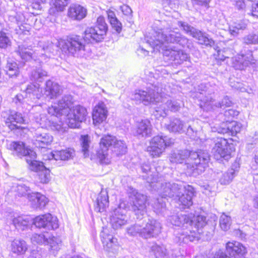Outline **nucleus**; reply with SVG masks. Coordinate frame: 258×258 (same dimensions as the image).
<instances>
[{
    "mask_svg": "<svg viewBox=\"0 0 258 258\" xmlns=\"http://www.w3.org/2000/svg\"><path fill=\"white\" fill-rule=\"evenodd\" d=\"M174 29L171 21L155 20L151 31L145 36V40L154 51L159 52L170 47L166 44H177L183 47L187 46L188 39Z\"/></svg>",
    "mask_w": 258,
    "mask_h": 258,
    "instance_id": "obj_1",
    "label": "nucleus"
},
{
    "mask_svg": "<svg viewBox=\"0 0 258 258\" xmlns=\"http://www.w3.org/2000/svg\"><path fill=\"white\" fill-rule=\"evenodd\" d=\"M132 99L138 103H142L145 105L156 104L161 103L160 107L155 110V116L156 118L165 117L167 113L166 110L172 112L178 111L181 108L182 103L180 100H167L163 98L161 89L155 85H150L147 90L136 91L133 95Z\"/></svg>",
    "mask_w": 258,
    "mask_h": 258,
    "instance_id": "obj_2",
    "label": "nucleus"
},
{
    "mask_svg": "<svg viewBox=\"0 0 258 258\" xmlns=\"http://www.w3.org/2000/svg\"><path fill=\"white\" fill-rule=\"evenodd\" d=\"M147 181L150 189L156 190L162 198L166 197L178 198L181 205L184 207L189 208L192 205V198L195 196L194 188L187 185L184 187L176 183L171 184L165 183L163 184L162 182L158 180V178H148Z\"/></svg>",
    "mask_w": 258,
    "mask_h": 258,
    "instance_id": "obj_3",
    "label": "nucleus"
},
{
    "mask_svg": "<svg viewBox=\"0 0 258 258\" xmlns=\"http://www.w3.org/2000/svg\"><path fill=\"white\" fill-rule=\"evenodd\" d=\"M185 160H186V164L191 166L189 170L192 171L191 174L189 173L187 176L196 177L197 173H199V170L202 172L208 166L210 156L204 150H180L173 151L170 156V160L172 163H182Z\"/></svg>",
    "mask_w": 258,
    "mask_h": 258,
    "instance_id": "obj_4",
    "label": "nucleus"
},
{
    "mask_svg": "<svg viewBox=\"0 0 258 258\" xmlns=\"http://www.w3.org/2000/svg\"><path fill=\"white\" fill-rule=\"evenodd\" d=\"M218 86L214 84L202 83L198 85L196 96L201 101V108L209 111L215 110L218 108L224 109L232 105V101L227 96H225L221 102L215 101V93L218 91Z\"/></svg>",
    "mask_w": 258,
    "mask_h": 258,
    "instance_id": "obj_5",
    "label": "nucleus"
},
{
    "mask_svg": "<svg viewBox=\"0 0 258 258\" xmlns=\"http://www.w3.org/2000/svg\"><path fill=\"white\" fill-rule=\"evenodd\" d=\"M10 149L13 151V154L18 157H25L27 163L29 165L31 170L35 172L41 171L44 173V177L50 176V171L46 168L42 162L36 160L37 155L33 150L28 149L22 142H13L10 145Z\"/></svg>",
    "mask_w": 258,
    "mask_h": 258,
    "instance_id": "obj_6",
    "label": "nucleus"
},
{
    "mask_svg": "<svg viewBox=\"0 0 258 258\" xmlns=\"http://www.w3.org/2000/svg\"><path fill=\"white\" fill-rule=\"evenodd\" d=\"M110 148L117 156L124 154L126 152L127 147L124 142L117 140L114 136L110 135L104 136L100 142V149L97 152V156L101 164L109 163L108 151Z\"/></svg>",
    "mask_w": 258,
    "mask_h": 258,
    "instance_id": "obj_7",
    "label": "nucleus"
},
{
    "mask_svg": "<svg viewBox=\"0 0 258 258\" xmlns=\"http://www.w3.org/2000/svg\"><path fill=\"white\" fill-rule=\"evenodd\" d=\"M87 43L84 36L71 35L60 43L61 49L66 54L76 57L85 55Z\"/></svg>",
    "mask_w": 258,
    "mask_h": 258,
    "instance_id": "obj_8",
    "label": "nucleus"
},
{
    "mask_svg": "<svg viewBox=\"0 0 258 258\" xmlns=\"http://www.w3.org/2000/svg\"><path fill=\"white\" fill-rule=\"evenodd\" d=\"M107 30L108 26L104 18L100 16L97 18L95 26L86 29L84 36L87 43H98L104 39Z\"/></svg>",
    "mask_w": 258,
    "mask_h": 258,
    "instance_id": "obj_9",
    "label": "nucleus"
},
{
    "mask_svg": "<svg viewBox=\"0 0 258 258\" xmlns=\"http://www.w3.org/2000/svg\"><path fill=\"white\" fill-rule=\"evenodd\" d=\"M129 198L132 200L131 208L138 219H142L147 212V197L130 186L127 189Z\"/></svg>",
    "mask_w": 258,
    "mask_h": 258,
    "instance_id": "obj_10",
    "label": "nucleus"
},
{
    "mask_svg": "<svg viewBox=\"0 0 258 258\" xmlns=\"http://www.w3.org/2000/svg\"><path fill=\"white\" fill-rule=\"evenodd\" d=\"M212 141V153L214 158L217 160L223 158L228 160L231 157L233 145L229 144L226 139L221 137L214 138Z\"/></svg>",
    "mask_w": 258,
    "mask_h": 258,
    "instance_id": "obj_11",
    "label": "nucleus"
},
{
    "mask_svg": "<svg viewBox=\"0 0 258 258\" xmlns=\"http://www.w3.org/2000/svg\"><path fill=\"white\" fill-rule=\"evenodd\" d=\"M173 144V140L167 136L157 135L154 137L147 148V151L153 158L159 157L166 148Z\"/></svg>",
    "mask_w": 258,
    "mask_h": 258,
    "instance_id": "obj_12",
    "label": "nucleus"
},
{
    "mask_svg": "<svg viewBox=\"0 0 258 258\" xmlns=\"http://www.w3.org/2000/svg\"><path fill=\"white\" fill-rule=\"evenodd\" d=\"M177 25L187 34L197 39L200 44L210 46L214 45V41L212 38H210L208 34L192 27L187 23L178 21Z\"/></svg>",
    "mask_w": 258,
    "mask_h": 258,
    "instance_id": "obj_13",
    "label": "nucleus"
},
{
    "mask_svg": "<svg viewBox=\"0 0 258 258\" xmlns=\"http://www.w3.org/2000/svg\"><path fill=\"white\" fill-rule=\"evenodd\" d=\"M87 114L86 108L80 105L71 109L65 115L69 126L71 128H79L81 123L86 120Z\"/></svg>",
    "mask_w": 258,
    "mask_h": 258,
    "instance_id": "obj_14",
    "label": "nucleus"
},
{
    "mask_svg": "<svg viewBox=\"0 0 258 258\" xmlns=\"http://www.w3.org/2000/svg\"><path fill=\"white\" fill-rule=\"evenodd\" d=\"M100 236L103 248L106 251L113 254H115L118 251L119 245L117 238L113 236L110 228L103 227Z\"/></svg>",
    "mask_w": 258,
    "mask_h": 258,
    "instance_id": "obj_15",
    "label": "nucleus"
},
{
    "mask_svg": "<svg viewBox=\"0 0 258 258\" xmlns=\"http://www.w3.org/2000/svg\"><path fill=\"white\" fill-rule=\"evenodd\" d=\"M127 208L128 206L125 202L121 201L112 213L110 220L113 229H118L127 224V218L126 215V209Z\"/></svg>",
    "mask_w": 258,
    "mask_h": 258,
    "instance_id": "obj_16",
    "label": "nucleus"
},
{
    "mask_svg": "<svg viewBox=\"0 0 258 258\" xmlns=\"http://www.w3.org/2000/svg\"><path fill=\"white\" fill-rule=\"evenodd\" d=\"M41 52L36 53L31 48L26 47L25 46L22 45L18 46V49L16 50V52L19 55L22 59L25 61H29L31 59L34 58L36 56L39 57H50V48L48 46L43 47L41 49Z\"/></svg>",
    "mask_w": 258,
    "mask_h": 258,
    "instance_id": "obj_17",
    "label": "nucleus"
},
{
    "mask_svg": "<svg viewBox=\"0 0 258 258\" xmlns=\"http://www.w3.org/2000/svg\"><path fill=\"white\" fill-rule=\"evenodd\" d=\"M33 223L37 228H43L48 230L56 229L59 227L57 218L49 213L36 217L33 219Z\"/></svg>",
    "mask_w": 258,
    "mask_h": 258,
    "instance_id": "obj_18",
    "label": "nucleus"
},
{
    "mask_svg": "<svg viewBox=\"0 0 258 258\" xmlns=\"http://www.w3.org/2000/svg\"><path fill=\"white\" fill-rule=\"evenodd\" d=\"M161 51L164 57L176 64H181L184 61L188 60L189 58L187 53L175 46L171 47Z\"/></svg>",
    "mask_w": 258,
    "mask_h": 258,
    "instance_id": "obj_19",
    "label": "nucleus"
},
{
    "mask_svg": "<svg viewBox=\"0 0 258 258\" xmlns=\"http://www.w3.org/2000/svg\"><path fill=\"white\" fill-rule=\"evenodd\" d=\"M232 59L233 67L235 69L241 70L249 64H255L257 61L253 57L252 52L250 50L244 54H237Z\"/></svg>",
    "mask_w": 258,
    "mask_h": 258,
    "instance_id": "obj_20",
    "label": "nucleus"
},
{
    "mask_svg": "<svg viewBox=\"0 0 258 258\" xmlns=\"http://www.w3.org/2000/svg\"><path fill=\"white\" fill-rule=\"evenodd\" d=\"M161 229V224L156 220H149L144 226H142L141 237L149 238L157 236Z\"/></svg>",
    "mask_w": 258,
    "mask_h": 258,
    "instance_id": "obj_21",
    "label": "nucleus"
},
{
    "mask_svg": "<svg viewBox=\"0 0 258 258\" xmlns=\"http://www.w3.org/2000/svg\"><path fill=\"white\" fill-rule=\"evenodd\" d=\"M6 125L11 131L14 130H23L25 129L24 127L18 125L17 124H23L25 123V119L23 114L15 111H10V114L5 121Z\"/></svg>",
    "mask_w": 258,
    "mask_h": 258,
    "instance_id": "obj_22",
    "label": "nucleus"
},
{
    "mask_svg": "<svg viewBox=\"0 0 258 258\" xmlns=\"http://www.w3.org/2000/svg\"><path fill=\"white\" fill-rule=\"evenodd\" d=\"M152 125L148 119H142L137 121L133 131L134 135L138 138H147L152 134Z\"/></svg>",
    "mask_w": 258,
    "mask_h": 258,
    "instance_id": "obj_23",
    "label": "nucleus"
},
{
    "mask_svg": "<svg viewBox=\"0 0 258 258\" xmlns=\"http://www.w3.org/2000/svg\"><path fill=\"white\" fill-rule=\"evenodd\" d=\"M198 231L191 229L186 230L181 229L178 233L176 234V236L174 239V242L181 245L182 244H187L189 242H192L199 239Z\"/></svg>",
    "mask_w": 258,
    "mask_h": 258,
    "instance_id": "obj_24",
    "label": "nucleus"
},
{
    "mask_svg": "<svg viewBox=\"0 0 258 258\" xmlns=\"http://www.w3.org/2000/svg\"><path fill=\"white\" fill-rule=\"evenodd\" d=\"M242 125L235 121L223 122L217 127L216 131L221 134H227L232 136H235L241 130ZM216 132V131H214Z\"/></svg>",
    "mask_w": 258,
    "mask_h": 258,
    "instance_id": "obj_25",
    "label": "nucleus"
},
{
    "mask_svg": "<svg viewBox=\"0 0 258 258\" xmlns=\"http://www.w3.org/2000/svg\"><path fill=\"white\" fill-rule=\"evenodd\" d=\"M41 128L38 129L35 132L33 143L38 148L45 149L50 145L53 140L52 136L48 133L41 132Z\"/></svg>",
    "mask_w": 258,
    "mask_h": 258,
    "instance_id": "obj_26",
    "label": "nucleus"
},
{
    "mask_svg": "<svg viewBox=\"0 0 258 258\" xmlns=\"http://www.w3.org/2000/svg\"><path fill=\"white\" fill-rule=\"evenodd\" d=\"M74 150L71 148L60 151L54 150L51 152L46 160H48L51 164L56 163L58 160H68L73 157Z\"/></svg>",
    "mask_w": 258,
    "mask_h": 258,
    "instance_id": "obj_27",
    "label": "nucleus"
},
{
    "mask_svg": "<svg viewBox=\"0 0 258 258\" xmlns=\"http://www.w3.org/2000/svg\"><path fill=\"white\" fill-rule=\"evenodd\" d=\"M226 250L229 255L235 258L241 257L247 252L246 247L238 241L227 242Z\"/></svg>",
    "mask_w": 258,
    "mask_h": 258,
    "instance_id": "obj_28",
    "label": "nucleus"
},
{
    "mask_svg": "<svg viewBox=\"0 0 258 258\" xmlns=\"http://www.w3.org/2000/svg\"><path fill=\"white\" fill-rule=\"evenodd\" d=\"M87 9L82 6L78 4H72L70 6L68 15L73 20L80 21L86 17Z\"/></svg>",
    "mask_w": 258,
    "mask_h": 258,
    "instance_id": "obj_29",
    "label": "nucleus"
},
{
    "mask_svg": "<svg viewBox=\"0 0 258 258\" xmlns=\"http://www.w3.org/2000/svg\"><path fill=\"white\" fill-rule=\"evenodd\" d=\"M109 206V197L106 189H102L98 195L95 204V210L98 212L105 211Z\"/></svg>",
    "mask_w": 258,
    "mask_h": 258,
    "instance_id": "obj_30",
    "label": "nucleus"
},
{
    "mask_svg": "<svg viewBox=\"0 0 258 258\" xmlns=\"http://www.w3.org/2000/svg\"><path fill=\"white\" fill-rule=\"evenodd\" d=\"M192 217V214L185 215L182 214H176L169 217L168 220L171 223L176 226H183L188 228V225L193 222L191 218Z\"/></svg>",
    "mask_w": 258,
    "mask_h": 258,
    "instance_id": "obj_31",
    "label": "nucleus"
},
{
    "mask_svg": "<svg viewBox=\"0 0 258 258\" xmlns=\"http://www.w3.org/2000/svg\"><path fill=\"white\" fill-rule=\"evenodd\" d=\"M23 93L26 96H28L30 100L32 101L40 99L43 95L42 89L38 83L28 84L26 89L23 91Z\"/></svg>",
    "mask_w": 258,
    "mask_h": 258,
    "instance_id": "obj_32",
    "label": "nucleus"
},
{
    "mask_svg": "<svg viewBox=\"0 0 258 258\" xmlns=\"http://www.w3.org/2000/svg\"><path fill=\"white\" fill-rule=\"evenodd\" d=\"M29 201L31 203V207L35 209H42L48 202L47 198L40 192H32L29 196Z\"/></svg>",
    "mask_w": 258,
    "mask_h": 258,
    "instance_id": "obj_33",
    "label": "nucleus"
},
{
    "mask_svg": "<svg viewBox=\"0 0 258 258\" xmlns=\"http://www.w3.org/2000/svg\"><path fill=\"white\" fill-rule=\"evenodd\" d=\"M62 89L59 84L51 80H47L45 83V94L50 99H54L60 95Z\"/></svg>",
    "mask_w": 258,
    "mask_h": 258,
    "instance_id": "obj_34",
    "label": "nucleus"
},
{
    "mask_svg": "<svg viewBox=\"0 0 258 258\" xmlns=\"http://www.w3.org/2000/svg\"><path fill=\"white\" fill-rule=\"evenodd\" d=\"M107 111L103 103L99 104L93 109L92 117L95 125L104 121L107 117Z\"/></svg>",
    "mask_w": 258,
    "mask_h": 258,
    "instance_id": "obj_35",
    "label": "nucleus"
},
{
    "mask_svg": "<svg viewBox=\"0 0 258 258\" xmlns=\"http://www.w3.org/2000/svg\"><path fill=\"white\" fill-rule=\"evenodd\" d=\"M11 251L18 255L24 254L27 250L28 246L26 242L22 239H15L11 242Z\"/></svg>",
    "mask_w": 258,
    "mask_h": 258,
    "instance_id": "obj_36",
    "label": "nucleus"
},
{
    "mask_svg": "<svg viewBox=\"0 0 258 258\" xmlns=\"http://www.w3.org/2000/svg\"><path fill=\"white\" fill-rule=\"evenodd\" d=\"M166 128L170 132L174 133L182 134L185 132L184 122L177 118H171Z\"/></svg>",
    "mask_w": 258,
    "mask_h": 258,
    "instance_id": "obj_37",
    "label": "nucleus"
},
{
    "mask_svg": "<svg viewBox=\"0 0 258 258\" xmlns=\"http://www.w3.org/2000/svg\"><path fill=\"white\" fill-rule=\"evenodd\" d=\"M74 100L73 96L71 95H64L57 103V105L64 113L65 116L71 110L73 104Z\"/></svg>",
    "mask_w": 258,
    "mask_h": 258,
    "instance_id": "obj_38",
    "label": "nucleus"
},
{
    "mask_svg": "<svg viewBox=\"0 0 258 258\" xmlns=\"http://www.w3.org/2000/svg\"><path fill=\"white\" fill-rule=\"evenodd\" d=\"M13 224L18 230H25L30 227L31 220L28 217L18 216L13 219Z\"/></svg>",
    "mask_w": 258,
    "mask_h": 258,
    "instance_id": "obj_39",
    "label": "nucleus"
},
{
    "mask_svg": "<svg viewBox=\"0 0 258 258\" xmlns=\"http://www.w3.org/2000/svg\"><path fill=\"white\" fill-rule=\"evenodd\" d=\"M46 76H47V72L39 67L36 68L32 71L30 78L32 81L42 82L44 78Z\"/></svg>",
    "mask_w": 258,
    "mask_h": 258,
    "instance_id": "obj_40",
    "label": "nucleus"
},
{
    "mask_svg": "<svg viewBox=\"0 0 258 258\" xmlns=\"http://www.w3.org/2000/svg\"><path fill=\"white\" fill-rule=\"evenodd\" d=\"M151 250L156 258H168L167 249L164 245L154 244L151 246Z\"/></svg>",
    "mask_w": 258,
    "mask_h": 258,
    "instance_id": "obj_41",
    "label": "nucleus"
},
{
    "mask_svg": "<svg viewBox=\"0 0 258 258\" xmlns=\"http://www.w3.org/2000/svg\"><path fill=\"white\" fill-rule=\"evenodd\" d=\"M108 18L112 28L117 33H120L122 30V24L113 11L108 12Z\"/></svg>",
    "mask_w": 258,
    "mask_h": 258,
    "instance_id": "obj_42",
    "label": "nucleus"
},
{
    "mask_svg": "<svg viewBox=\"0 0 258 258\" xmlns=\"http://www.w3.org/2000/svg\"><path fill=\"white\" fill-rule=\"evenodd\" d=\"M16 196L19 197H27L29 199V196L31 195L32 192L30 188L25 184H18L15 188Z\"/></svg>",
    "mask_w": 258,
    "mask_h": 258,
    "instance_id": "obj_43",
    "label": "nucleus"
},
{
    "mask_svg": "<svg viewBox=\"0 0 258 258\" xmlns=\"http://www.w3.org/2000/svg\"><path fill=\"white\" fill-rule=\"evenodd\" d=\"M6 68L7 69V74L11 78L16 77L19 74L18 64L14 61H8Z\"/></svg>",
    "mask_w": 258,
    "mask_h": 258,
    "instance_id": "obj_44",
    "label": "nucleus"
},
{
    "mask_svg": "<svg viewBox=\"0 0 258 258\" xmlns=\"http://www.w3.org/2000/svg\"><path fill=\"white\" fill-rule=\"evenodd\" d=\"M82 152L84 154V157L89 156V148L90 143V137L88 135H82L80 139Z\"/></svg>",
    "mask_w": 258,
    "mask_h": 258,
    "instance_id": "obj_45",
    "label": "nucleus"
},
{
    "mask_svg": "<svg viewBox=\"0 0 258 258\" xmlns=\"http://www.w3.org/2000/svg\"><path fill=\"white\" fill-rule=\"evenodd\" d=\"M193 220V222L190 223L189 227H192V225H194L195 228L198 230L199 228H202L206 224V218L202 215H198L196 217L192 214V217L191 218Z\"/></svg>",
    "mask_w": 258,
    "mask_h": 258,
    "instance_id": "obj_46",
    "label": "nucleus"
},
{
    "mask_svg": "<svg viewBox=\"0 0 258 258\" xmlns=\"http://www.w3.org/2000/svg\"><path fill=\"white\" fill-rule=\"evenodd\" d=\"M46 244H49L51 250L57 251L61 246V240L59 237L50 236L49 234Z\"/></svg>",
    "mask_w": 258,
    "mask_h": 258,
    "instance_id": "obj_47",
    "label": "nucleus"
},
{
    "mask_svg": "<svg viewBox=\"0 0 258 258\" xmlns=\"http://www.w3.org/2000/svg\"><path fill=\"white\" fill-rule=\"evenodd\" d=\"M231 224V217L224 213L222 214L219 219V224L221 228L225 231L229 229Z\"/></svg>",
    "mask_w": 258,
    "mask_h": 258,
    "instance_id": "obj_48",
    "label": "nucleus"
},
{
    "mask_svg": "<svg viewBox=\"0 0 258 258\" xmlns=\"http://www.w3.org/2000/svg\"><path fill=\"white\" fill-rule=\"evenodd\" d=\"M163 198L161 197V198L157 199L153 204V207L157 214H162L166 211L165 201Z\"/></svg>",
    "mask_w": 258,
    "mask_h": 258,
    "instance_id": "obj_49",
    "label": "nucleus"
},
{
    "mask_svg": "<svg viewBox=\"0 0 258 258\" xmlns=\"http://www.w3.org/2000/svg\"><path fill=\"white\" fill-rule=\"evenodd\" d=\"M127 234L131 236H135L138 234L141 236L142 226L139 223H136L127 227L126 229Z\"/></svg>",
    "mask_w": 258,
    "mask_h": 258,
    "instance_id": "obj_50",
    "label": "nucleus"
},
{
    "mask_svg": "<svg viewBox=\"0 0 258 258\" xmlns=\"http://www.w3.org/2000/svg\"><path fill=\"white\" fill-rule=\"evenodd\" d=\"M47 235L43 234H34L31 237V241L38 244H46L48 243V237L49 234L46 233Z\"/></svg>",
    "mask_w": 258,
    "mask_h": 258,
    "instance_id": "obj_51",
    "label": "nucleus"
},
{
    "mask_svg": "<svg viewBox=\"0 0 258 258\" xmlns=\"http://www.w3.org/2000/svg\"><path fill=\"white\" fill-rule=\"evenodd\" d=\"M11 45V40L7 33L3 31H0V48L6 49Z\"/></svg>",
    "mask_w": 258,
    "mask_h": 258,
    "instance_id": "obj_52",
    "label": "nucleus"
},
{
    "mask_svg": "<svg viewBox=\"0 0 258 258\" xmlns=\"http://www.w3.org/2000/svg\"><path fill=\"white\" fill-rule=\"evenodd\" d=\"M47 112L51 115H54L57 117L64 115V113L61 111L57 104L55 103L48 107Z\"/></svg>",
    "mask_w": 258,
    "mask_h": 258,
    "instance_id": "obj_53",
    "label": "nucleus"
},
{
    "mask_svg": "<svg viewBox=\"0 0 258 258\" xmlns=\"http://www.w3.org/2000/svg\"><path fill=\"white\" fill-rule=\"evenodd\" d=\"M243 41L247 44L258 43V34L252 33L247 35L244 37Z\"/></svg>",
    "mask_w": 258,
    "mask_h": 258,
    "instance_id": "obj_54",
    "label": "nucleus"
},
{
    "mask_svg": "<svg viewBox=\"0 0 258 258\" xmlns=\"http://www.w3.org/2000/svg\"><path fill=\"white\" fill-rule=\"evenodd\" d=\"M70 0H54V5L58 12H62L70 3Z\"/></svg>",
    "mask_w": 258,
    "mask_h": 258,
    "instance_id": "obj_55",
    "label": "nucleus"
},
{
    "mask_svg": "<svg viewBox=\"0 0 258 258\" xmlns=\"http://www.w3.org/2000/svg\"><path fill=\"white\" fill-rule=\"evenodd\" d=\"M239 168V165L238 163L235 162L233 164L230 169L227 172V174L228 177H233L237 175L238 170Z\"/></svg>",
    "mask_w": 258,
    "mask_h": 258,
    "instance_id": "obj_56",
    "label": "nucleus"
},
{
    "mask_svg": "<svg viewBox=\"0 0 258 258\" xmlns=\"http://www.w3.org/2000/svg\"><path fill=\"white\" fill-rule=\"evenodd\" d=\"M26 100L27 101L30 100L29 99H28V96H26L23 91L22 93H19L15 96L13 98V102L16 104H22L26 101Z\"/></svg>",
    "mask_w": 258,
    "mask_h": 258,
    "instance_id": "obj_57",
    "label": "nucleus"
},
{
    "mask_svg": "<svg viewBox=\"0 0 258 258\" xmlns=\"http://www.w3.org/2000/svg\"><path fill=\"white\" fill-rule=\"evenodd\" d=\"M229 50L228 49L226 50H218L217 54H216V59L218 60L223 61L225 58L230 57V55L229 54Z\"/></svg>",
    "mask_w": 258,
    "mask_h": 258,
    "instance_id": "obj_58",
    "label": "nucleus"
},
{
    "mask_svg": "<svg viewBox=\"0 0 258 258\" xmlns=\"http://www.w3.org/2000/svg\"><path fill=\"white\" fill-rule=\"evenodd\" d=\"M185 132L184 133H186L190 138H195L196 131L190 125H188L187 128L186 125H185Z\"/></svg>",
    "mask_w": 258,
    "mask_h": 258,
    "instance_id": "obj_59",
    "label": "nucleus"
},
{
    "mask_svg": "<svg viewBox=\"0 0 258 258\" xmlns=\"http://www.w3.org/2000/svg\"><path fill=\"white\" fill-rule=\"evenodd\" d=\"M120 10L125 15L128 16L132 13L131 8L127 5H124L120 7Z\"/></svg>",
    "mask_w": 258,
    "mask_h": 258,
    "instance_id": "obj_60",
    "label": "nucleus"
},
{
    "mask_svg": "<svg viewBox=\"0 0 258 258\" xmlns=\"http://www.w3.org/2000/svg\"><path fill=\"white\" fill-rule=\"evenodd\" d=\"M238 28L236 27L233 23L229 26V31L230 34L233 36H237L239 33Z\"/></svg>",
    "mask_w": 258,
    "mask_h": 258,
    "instance_id": "obj_61",
    "label": "nucleus"
},
{
    "mask_svg": "<svg viewBox=\"0 0 258 258\" xmlns=\"http://www.w3.org/2000/svg\"><path fill=\"white\" fill-rule=\"evenodd\" d=\"M251 14L253 17L258 18V3L252 5Z\"/></svg>",
    "mask_w": 258,
    "mask_h": 258,
    "instance_id": "obj_62",
    "label": "nucleus"
},
{
    "mask_svg": "<svg viewBox=\"0 0 258 258\" xmlns=\"http://www.w3.org/2000/svg\"><path fill=\"white\" fill-rule=\"evenodd\" d=\"M238 114V111L232 109H228L225 112V115L226 116H231L232 117H234L237 116Z\"/></svg>",
    "mask_w": 258,
    "mask_h": 258,
    "instance_id": "obj_63",
    "label": "nucleus"
},
{
    "mask_svg": "<svg viewBox=\"0 0 258 258\" xmlns=\"http://www.w3.org/2000/svg\"><path fill=\"white\" fill-rule=\"evenodd\" d=\"M235 6L239 10L243 9L245 7L244 0H235Z\"/></svg>",
    "mask_w": 258,
    "mask_h": 258,
    "instance_id": "obj_64",
    "label": "nucleus"
}]
</instances>
